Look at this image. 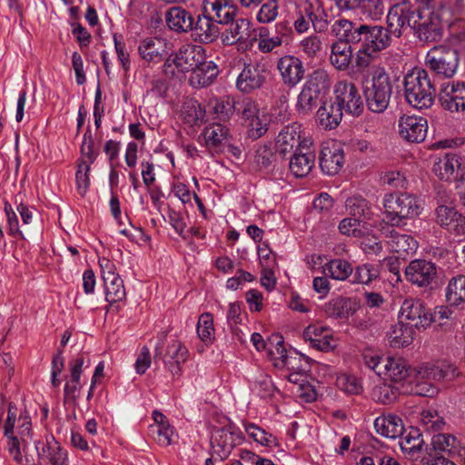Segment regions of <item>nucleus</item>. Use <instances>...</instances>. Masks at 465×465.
I'll use <instances>...</instances> for the list:
<instances>
[{"mask_svg": "<svg viewBox=\"0 0 465 465\" xmlns=\"http://www.w3.org/2000/svg\"><path fill=\"white\" fill-rule=\"evenodd\" d=\"M300 149H305L301 142V126L296 124L285 126L276 138V153L285 157L287 154L300 152Z\"/></svg>", "mask_w": 465, "mask_h": 465, "instance_id": "f3484780", "label": "nucleus"}, {"mask_svg": "<svg viewBox=\"0 0 465 465\" xmlns=\"http://www.w3.org/2000/svg\"><path fill=\"white\" fill-rule=\"evenodd\" d=\"M210 109L215 118L221 121H227L232 115L235 111V102L230 100H217L213 104H210Z\"/></svg>", "mask_w": 465, "mask_h": 465, "instance_id": "603ef678", "label": "nucleus"}, {"mask_svg": "<svg viewBox=\"0 0 465 465\" xmlns=\"http://www.w3.org/2000/svg\"><path fill=\"white\" fill-rule=\"evenodd\" d=\"M278 0H268L260 7L256 18L259 23L268 24L274 21L278 15Z\"/></svg>", "mask_w": 465, "mask_h": 465, "instance_id": "13d9d810", "label": "nucleus"}, {"mask_svg": "<svg viewBox=\"0 0 465 465\" xmlns=\"http://www.w3.org/2000/svg\"><path fill=\"white\" fill-rule=\"evenodd\" d=\"M5 212L7 216L9 233L15 237L25 238L24 229L19 226L17 216L8 203H5Z\"/></svg>", "mask_w": 465, "mask_h": 465, "instance_id": "338daca9", "label": "nucleus"}, {"mask_svg": "<svg viewBox=\"0 0 465 465\" xmlns=\"http://www.w3.org/2000/svg\"><path fill=\"white\" fill-rule=\"evenodd\" d=\"M460 166V163L456 154L445 153L434 162L432 171L439 179L450 181L455 177Z\"/></svg>", "mask_w": 465, "mask_h": 465, "instance_id": "72a5a7b5", "label": "nucleus"}, {"mask_svg": "<svg viewBox=\"0 0 465 465\" xmlns=\"http://www.w3.org/2000/svg\"><path fill=\"white\" fill-rule=\"evenodd\" d=\"M282 81L289 88H294L304 77L305 69L302 60L294 55H284L277 62Z\"/></svg>", "mask_w": 465, "mask_h": 465, "instance_id": "4468645a", "label": "nucleus"}, {"mask_svg": "<svg viewBox=\"0 0 465 465\" xmlns=\"http://www.w3.org/2000/svg\"><path fill=\"white\" fill-rule=\"evenodd\" d=\"M331 34L338 38L337 41L360 43L359 25L347 19L336 20L331 25Z\"/></svg>", "mask_w": 465, "mask_h": 465, "instance_id": "58836bf2", "label": "nucleus"}, {"mask_svg": "<svg viewBox=\"0 0 465 465\" xmlns=\"http://www.w3.org/2000/svg\"><path fill=\"white\" fill-rule=\"evenodd\" d=\"M342 115L343 113L333 102L329 104L325 102L318 109L316 119L322 128L331 130L340 124Z\"/></svg>", "mask_w": 465, "mask_h": 465, "instance_id": "7c9ffc66", "label": "nucleus"}, {"mask_svg": "<svg viewBox=\"0 0 465 465\" xmlns=\"http://www.w3.org/2000/svg\"><path fill=\"white\" fill-rule=\"evenodd\" d=\"M372 226L379 224H366L361 220L349 216L340 222L339 230L344 235L360 238L368 234Z\"/></svg>", "mask_w": 465, "mask_h": 465, "instance_id": "a19ab883", "label": "nucleus"}, {"mask_svg": "<svg viewBox=\"0 0 465 465\" xmlns=\"http://www.w3.org/2000/svg\"><path fill=\"white\" fill-rule=\"evenodd\" d=\"M203 10L216 23L228 25L234 18L237 8L227 0H203Z\"/></svg>", "mask_w": 465, "mask_h": 465, "instance_id": "412c9836", "label": "nucleus"}, {"mask_svg": "<svg viewBox=\"0 0 465 465\" xmlns=\"http://www.w3.org/2000/svg\"><path fill=\"white\" fill-rule=\"evenodd\" d=\"M266 76L267 71L263 64L260 63L244 64L238 75L236 86L242 93L249 94L260 89L265 83Z\"/></svg>", "mask_w": 465, "mask_h": 465, "instance_id": "f8f14e48", "label": "nucleus"}, {"mask_svg": "<svg viewBox=\"0 0 465 465\" xmlns=\"http://www.w3.org/2000/svg\"><path fill=\"white\" fill-rule=\"evenodd\" d=\"M203 134L209 148H217L228 138L229 129L216 123L205 127Z\"/></svg>", "mask_w": 465, "mask_h": 465, "instance_id": "37998d69", "label": "nucleus"}, {"mask_svg": "<svg viewBox=\"0 0 465 465\" xmlns=\"http://www.w3.org/2000/svg\"><path fill=\"white\" fill-rule=\"evenodd\" d=\"M351 45L353 44L345 41H335L331 44L329 60L336 70L346 71L350 67L353 54Z\"/></svg>", "mask_w": 465, "mask_h": 465, "instance_id": "b1692460", "label": "nucleus"}, {"mask_svg": "<svg viewBox=\"0 0 465 465\" xmlns=\"http://www.w3.org/2000/svg\"><path fill=\"white\" fill-rule=\"evenodd\" d=\"M218 73L216 64L206 58L191 72L189 83L193 87H206L215 80Z\"/></svg>", "mask_w": 465, "mask_h": 465, "instance_id": "393cba45", "label": "nucleus"}, {"mask_svg": "<svg viewBox=\"0 0 465 465\" xmlns=\"http://www.w3.org/2000/svg\"><path fill=\"white\" fill-rule=\"evenodd\" d=\"M170 29L181 33L193 29V18L192 15L180 6L170 8L165 15Z\"/></svg>", "mask_w": 465, "mask_h": 465, "instance_id": "c85d7f7f", "label": "nucleus"}, {"mask_svg": "<svg viewBox=\"0 0 465 465\" xmlns=\"http://www.w3.org/2000/svg\"><path fill=\"white\" fill-rule=\"evenodd\" d=\"M303 337L312 347L322 351H330L336 346L330 331L321 325H309L303 331Z\"/></svg>", "mask_w": 465, "mask_h": 465, "instance_id": "aec40b11", "label": "nucleus"}, {"mask_svg": "<svg viewBox=\"0 0 465 465\" xmlns=\"http://www.w3.org/2000/svg\"><path fill=\"white\" fill-rule=\"evenodd\" d=\"M401 322L415 327L427 328L432 322L431 313L425 308L420 301L405 300L400 312Z\"/></svg>", "mask_w": 465, "mask_h": 465, "instance_id": "9b49d317", "label": "nucleus"}, {"mask_svg": "<svg viewBox=\"0 0 465 465\" xmlns=\"http://www.w3.org/2000/svg\"><path fill=\"white\" fill-rule=\"evenodd\" d=\"M399 134L401 137L410 143H420L427 134V120L415 115H403L400 118Z\"/></svg>", "mask_w": 465, "mask_h": 465, "instance_id": "2eb2a0df", "label": "nucleus"}, {"mask_svg": "<svg viewBox=\"0 0 465 465\" xmlns=\"http://www.w3.org/2000/svg\"><path fill=\"white\" fill-rule=\"evenodd\" d=\"M346 209L351 217L361 220L366 224H371L370 221L372 218V212L365 199L361 197L348 199L346 202Z\"/></svg>", "mask_w": 465, "mask_h": 465, "instance_id": "ea45409f", "label": "nucleus"}, {"mask_svg": "<svg viewBox=\"0 0 465 465\" xmlns=\"http://www.w3.org/2000/svg\"><path fill=\"white\" fill-rule=\"evenodd\" d=\"M187 349L176 340L172 341L166 349L163 360L173 376L181 374V365L187 360Z\"/></svg>", "mask_w": 465, "mask_h": 465, "instance_id": "5701e85b", "label": "nucleus"}, {"mask_svg": "<svg viewBox=\"0 0 465 465\" xmlns=\"http://www.w3.org/2000/svg\"><path fill=\"white\" fill-rule=\"evenodd\" d=\"M267 352L276 367L277 361H281L288 356L287 351L283 346V338L278 334L272 335L268 342Z\"/></svg>", "mask_w": 465, "mask_h": 465, "instance_id": "864d4df0", "label": "nucleus"}, {"mask_svg": "<svg viewBox=\"0 0 465 465\" xmlns=\"http://www.w3.org/2000/svg\"><path fill=\"white\" fill-rule=\"evenodd\" d=\"M104 283L105 299L108 302L114 303L121 302L125 298L124 281L114 272H104Z\"/></svg>", "mask_w": 465, "mask_h": 465, "instance_id": "f704fd0d", "label": "nucleus"}, {"mask_svg": "<svg viewBox=\"0 0 465 465\" xmlns=\"http://www.w3.org/2000/svg\"><path fill=\"white\" fill-rule=\"evenodd\" d=\"M244 121L248 122L254 117L259 115V109L257 108V104L254 101L250 98H245L242 101L235 102V111Z\"/></svg>", "mask_w": 465, "mask_h": 465, "instance_id": "052dcab7", "label": "nucleus"}, {"mask_svg": "<svg viewBox=\"0 0 465 465\" xmlns=\"http://www.w3.org/2000/svg\"><path fill=\"white\" fill-rule=\"evenodd\" d=\"M458 440L451 434L439 433L432 437L431 445L434 450L450 452L456 449Z\"/></svg>", "mask_w": 465, "mask_h": 465, "instance_id": "4d7b16f0", "label": "nucleus"}, {"mask_svg": "<svg viewBox=\"0 0 465 465\" xmlns=\"http://www.w3.org/2000/svg\"><path fill=\"white\" fill-rule=\"evenodd\" d=\"M214 19L208 14L199 15L195 25H193L194 35L203 43H212L219 35V28Z\"/></svg>", "mask_w": 465, "mask_h": 465, "instance_id": "473e14b6", "label": "nucleus"}, {"mask_svg": "<svg viewBox=\"0 0 465 465\" xmlns=\"http://www.w3.org/2000/svg\"><path fill=\"white\" fill-rule=\"evenodd\" d=\"M439 101L450 112L465 111V84H446L440 88Z\"/></svg>", "mask_w": 465, "mask_h": 465, "instance_id": "dca6fc26", "label": "nucleus"}, {"mask_svg": "<svg viewBox=\"0 0 465 465\" xmlns=\"http://www.w3.org/2000/svg\"><path fill=\"white\" fill-rule=\"evenodd\" d=\"M204 110L196 102L187 105V110L184 112V119L192 125L202 124L204 120Z\"/></svg>", "mask_w": 465, "mask_h": 465, "instance_id": "774afa93", "label": "nucleus"}, {"mask_svg": "<svg viewBox=\"0 0 465 465\" xmlns=\"http://www.w3.org/2000/svg\"><path fill=\"white\" fill-rule=\"evenodd\" d=\"M379 270L371 264L358 266L353 274L352 283L368 284L379 277Z\"/></svg>", "mask_w": 465, "mask_h": 465, "instance_id": "5fc2aeb1", "label": "nucleus"}, {"mask_svg": "<svg viewBox=\"0 0 465 465\" xmlns=\"http://www.w3.org/2000/svg\"><path fill=\"white\" fill-rule=\"evenodd\" d=\"M341 113L359 116L364 109L363 101L356 85L347 81H339L334 86V102Z\"/></svg>", "mask_w": 465, "mask_h": 465, "instance_id": "9d476101", "label": "nucleus"}, {"mask_svg": "<svg viewBox=\"0 0 465 465\" xmlns=\"http://www.w3.org/2000/svg\"><path fill=\"white\" fill-rule=\"evenodd\" d=\"M344 163V153L341 146L333 143L324 146L321 151L320 166L323 173L334 175L340 172Z\"/></svg>", "mask_w": 465, "mask_h": 465, "instance_id": "6ab92c4d", "label": "nucleus"}, {"mask_svg": "<svg viewBox=\"0 0 465 465\" xmlns=\"http://www.w3.org/2000/svg\"><path fill=\"white\" fill-rule=\"evenodd\" d=\"M331 84V77L327 70L318 68L308 74L303 86L320 96L329 93Z\"/></svg>", "mask_w": 465, "mask_h": 465, "instance_id": "2f4dec72", "label": "nucleus"}, {"mask_svg": "<svg viewBox=\"0 0 465 465\" xmlns=\"http://www.w3.org/2000/svg\"><path fill=\"white\" fill-rule=\"evenodd\" d=\"M322 43L320 37L314 35L305 37L300 43V48L310 58L318 54L322 50Z\"/></svg>", "mask_w": 465, "mask_h": 465, "instance_id": "e2e57ef3", "label": "nucleus"}, {"mask_svg": "<svg viewBox=\"0 0 465 465\" xmlns=\"http://www.w3.org/2000/svg\"><path fill=\"white\" fill-rule=\"evenodd\" d=\"M362 359L365 365L374 371L378 375H381L386 363L377 353L371 350H365L362 353Z\"/></svg>", "mask_w": 465, "mask_h": 465, "instance_id": "0e129e2a", "label": "nucleus"}, {"mask_svg": "<svg viewBox=\"0 0 465 465\" xmlns=\"http://www.w3.org/2000/svg\"><path fill=\"white\" fill-rule=\"evenodd\" d=\"M84 364V359L78 358L71 363V380L67 381L64 386V397L71 398L72 400L76 399L75 392L80 389V377L82 373V367Z\"/></svg>", "mask_w": 465, "mask_h": 465, "instance_id": "09e8293b", "label": "nucleus"}, {"mask_svg": "<svg viewBox=\"0 0 465 465\" xmlns=\"http://www.w3.org/2000/svg\"><path fill=\"white\" fill-rule=\"evenodd\" d=\"M229 27L222 34V40L225 45L245 43L251 36L252 22L247 18L232 19Z\"/></svg>", "mask_w": 465, "mask_h": 465, "instance_id": "a211bd4d", "label": "nucleus"}, {"mask_svg": "<svg viewBox=\"0 0 465 465\" xmlns=\"http://www.w3.org/2000/svg\"><path fill=\"white\" fill-rule=\"evenodd\" d=\"M392 94V84L383 67H377L371 80L364 86L368 108L374 113H382L388 107Z\"/></svg>", "mask_w": 465, "mask_h": 465, "instance_id": "39448f33", "label": "nucleus"}, {"mask_svg": "<svg viewBox=\"0 0 465 465\" xmlns=\"http://www.w3.org/2000/svg\"><path fill=\"white\" fill-rule=\"evenodd\" d=\"M425 4L420 8L414 34L424 43L438 42L442 38L443 26L440 12L435 9V0H419Z\"/></svg>", "mask_w": 465, "mask_h": 465, "instance_id": "423d86ee", "label": "nucleus"}, {"mask_svg": "<svg viewBox=\"0 0 465 465\" xmlns=\"http://www.w3.org/2000/svg\"><path fill=\"white\" fill-rule=\"evenodd\" d=\"M383 208L382 219L379 223L381 231L385 230L386 225L399 226L403 220L412 218L420 212L416 198L407 193L385 194Z\"/></svg>", "mask_w": 465, "mask_h": 465, "instance_id": "20e7f679", "label": "nucleus"}, {"mask_svg": "<svg viewBox=\"0 0 465 465\" xmlns=\"http://www.w3.org/2000/svg\"><path fill=\"white\" fill-rule=\"evenodd\" d=\"M420 420L427 430H440L445 425L444 419L435 410H424L420 413Z\"/></svg>", "mask_w": 465, "mask_h": 465, "instance_id": "6e6d98bb", "label": "nucleus"}, {"mask_svg": "<svg viewBox=\"0 0 465 465\" xmlns=\"http://www.w3.org/2000/svg\"><path fill=\"white\" fill-rule=\"evenodd\" d=\"M315 155L308 147L300 149L292 154L290 170L296 177H304L314 165Z\"/></svg>", "mask_w": 465, "mask_h": 465, "instance_id": "bb28decb", "label": "nucleus"}, {"mask_svg": "<svg viewBox=\"0 0 465 465\" xmlns=\"http://www.w3.org/2000/svg\"><path fill=\"white\" fill-rule=\"evenodd\" d=\"M412 328L401 322L395 325L390 333V343L392 347H406L412 341Z\"/></svg>", "mask_w": 465, "mask_h": 465, "instance_id": "49530a36", "label": "nucleus"}, {"mask_svg": "<svg viewBox=\"0 0 465 465\" xmlns=\"http://www.w3.org/2000/svg\"><path fill=\"white\" fill-rule=\"evenodd\" d=\"M353 272L351 264L342 259L330 261L324 266V272L331 278L338 281L346 280Z\"/></svg>", "mask_w": 465, "mask_h": 465, "instance_id": "c03bdc74", "label": "nucleus"}, {"mask_svg": "<svg viewBox=\"0 0 465 465\" xmlns=\"http://www.w3.org/2000/svg\"><path fill=\"white\" fill-rule=\"evenodd\" d=\"M425 64L437 75L450 78L457 71L459 54L448 45H437L427 53Z\"/></svg>", "mask_w": 465, "mask_h": 465, "instance_id": "1a4fd4ad", "label": "nucleus"}, {"mask_svg": "<svg viewBox=\"0 0 465 465\" xmlns=\"http://www.w3.org/2000/svg\"><path fill=\"white\" fill-rule=\"evenodd\" d=\"M404 95L408 104L414 108L431 107L436 90L426 70L415 68L405 75Z\"/></svg>", "mask_w": 465, "mask_h": 465, "instance_id": "7ed1b4c3", "label": "nucleus"}, {"mask_svg": "<svg viewBox=\"0 0 465 465\" xmlns=\"http://www.w3.org/2000/svg\"><path fill=\"white\" fill-rule=\"evenodd\" d=\"M436 222L449 231L461 233L465 230V219L453 207L440 205L436 209Z\"/></svg>", "mask_w": 465, "mask_h": 465, "instance_id": "4be33fe9", "label": "nucleus"}, {"mask_svg": "<svg viewBox=\"0 0 465 465\" xmlns=\"http://www.w3.org/2000/svg\"><path fill=\"white\" fill-rule=\"evenodd\" d=\"M35 449L40 460H47L51 465H64L66 460V452L57 442L45 443L37 441Z\"/></svg>", "mask_w": 465, "mask_h": 465, "instance_id": "4c0bfd02", "label": "nucleus"}, {"mask_svg": "<svg viewBox=\"0 0 465 465\" xmlns=\"http://www.w3.org/2000/svg\"><path fill=\"white\" fill-rule=\"evenodd\" d=\"M388 245L393 252L402 259L409 254H413L418 248V242L412 236L401 234L394 230L391 231Z\"/></svg>", "mask_w": 465, "mask_h": 465, "instance_id": "c756f323", "label": "nucleus"}, {"mask_svg": "<svg viewBox=\"0 0 465 465\" xmlns=\"http://www.w3.org/2000/svg\"><path fill=\"white\" fill-rule=\"evenodd\" d=\"M245 431L252 439L262 445L269 446L275 440L272 434L267 433L254 423L246 424Z\"/></svg>", "mask_w": 465, "mask_h": 465, "instance_id": "680f3d73", "label": "nucleus"}, {"mask_svg": "<svg viewBox=\"0 0 465 465\" xmlns=\"http://www.w3.org/2000/svg\"><path fill=\"white\" fill-rule=\"evenodd\" d=\"M138 51L143 60L158 63L165 51V43L161 38L147 37L141 42Z\"/></svg>", "mask_w": 465, "mask_h": 465, "instance_id": "c9c22d12", "label": "nucleus"}, {"mask_svg": "<svg viewBox=\"0 0 465 465\" xmlns=\"http://www.w3.org/2000/svg\"><path fill=\"white\" fill-rule=\"evenodd\" d=\"M213 321L211 313H203L200 316L197 326V332L201 340L206 341L213 333Z\"/></svg>", "mask_w": 465, "mask_h": 465, "instance_id": "69168bd1", "label": "nucleus"}, {"mask_svg": "<svg viewBox=\"0 0 465 465\" xmlns=\"http://www.w3.org/2000/svg\"><path fill=\"white\" fill-rule=\"evenodd\" d=\"M234 446L233 434L225 430H220L218 435L212 440L213 453L217 454L221 460L226 459Z\"/></svg>", "mask_w": 465, "mask_h": 465, "instance_id": "79ce46f5", "label": "nucleus"}, {"mask_svg": "<svg viewBox=\"0 0 465 465\" xmlns=\"http://www.w3.org/2000/svg\"><path fill=\"white\" fill-rule=\"evenodd\" d=\"M304 13L310 19L315 32L324 33L327 31L329 26L327 14L322 6L314 7L312 5H310L304 9Z\"/></svg>", "mask_w": 465, "mask_h": 465, "instance_id": "3c124183", "label": "nucleus"}, {"mask_svg": "<svg viewBox=\"0 0 465 465\" xmlns=\"http://www.w3.org/2000/svg\"><path fill=\"white\" fill-rule=\"evenodd\" d=\"M359 35L361 47L356 52L355 64L361 69L369 67L381 51L391 46L394 37L388 26L381 25H360Z\"/></svg>", "mask_w": 465, "mask_h": 465, "instance_id": "f03ea898", "label": "nucleus"}, {"mask_svg": "<svg viewBox=\"0 0 465 465\" xmlns=\"http://www.w3.org/2000/svg\"><path fill=\"white\" fill-rule=\"evenodd\" d=\"M401 436L400 446L401 450L411 459L419 458L424 445L420 430L411 427L408 430H403Z\"/></svg>", "mask_w": 465, "mask_h": 465, "instance_id": "cd10ccee", "label": "nucleus"}, {"mask_svg": "<svg viewBox=\"0 0 465 465\" xmlns=\"http://www.w3.org/2000/svg\"><path fill=\"white\" fill-rule=\"evenodd\" d=\"M405 275L409 282L420 287L431 284L437 278L436 265L427 260L411 261L405 269Z\"/></svg>", "mask_w": 465, "mask_h": 465, "instance_id": "ddd939ff", "label": "nucleus"}, {"mask_svg": "<svg viewBox=\"0 0 465 465\" xmlns=\"http://www.w3.org/2000/svg\"><path fill=\"white\" fill-rule=\"evenodd\" d=\"M457 376H459V372L456 367L450 363H427L415 370L413 376L408 381V385L411 388H403V392L422 397H433L438 393V389L433 381H452Z\"/></svg>", "mask_w": 465, "mask_h": 465, "instance_id": "f257e3e1", "label": "nucleus"}, {"mask_svg": "<svg viewBox=\"0 0 465 465\" xmlns=\"http://www.w3.org/2000/svg\"><path fill=\"white\" fill-rule=\"evenodd\" d=\"M400 395V389L389 383L376 385L371 392L372 399L382 404L394 402Z\"/></svg>", "mask_w": 465, "mask_h": 465, "instance_id": "8fccbe9b", "label": "nucleus"}, {"mask_svg": "<svg viewBox=\"0 0 465 465\" xmlns=\"http://www.w3.org/2000/svg\"><path fill=\"white\" fill-rule=\"evenodd\" d=\"M205 59V50L202 45H184L166 59L163 71L166 75L173 77L176 74L192 72Z\"/></svg>", "mask_w": 465, "mask_h": 465, "instance_id": "0eeeda50", "label": "nucleus"}, {"mask_svg": "<svg viewBox=\"0 0 465 465\" xmlns=\"http://www.w3.org/2000/svg\"><path fill=\"white\" fill-rule=\"evenodd\" d=\"M385 375L393 382H403L402 387L408 384V381L413 376L415 370L411 371L406 361L401 358H387L384 364Z\"/></svg>", "mask_w": 465, "mask_h": 465, "instance_id": "a878e982", "label": "nucleus"}, {"mask_svg": "<svg viewBox=\"0 0 465 465\" xmlns=\"http://www.w3.org/2000/svg\"><path fill=\"white\" fill-rule=\"evenodd\" d=\"M318 97V94H313L302 85L295 104L297 113L303 116L309 115L317 106Z\"/></svg>", "mask_w": 465, "mask_h": 465, "instance_id": "de8ad7c7", "label": "nucleus"}, {"mask_svg": "<svg viewBox=\"0 0 465 465\" xmlns=\"http://www.w3.org/2000/svg\"><path fill=\"white\" fill-rule=\"evenodd\" d=\"M420 8L411 4L410 0H399L389 9L386 22L387 26L394 37L400 38L404 29L414 28Z\"/></svg>", "mask_w": 465, "mask_h": 465, "instance_id": "6e6552de", "label": "nucleus"}, {"mask_svg": "<svg viewBox=\"0 0 465 465\" xmlns=\"http://www.w3.org/2000/svg\"><path fill=\"white\" fill-rule=\"evenodd\" d=\"M336 382L338 387L348 394H360L362 391L361 383L355 376L341 374Z\"/></svg>", "mask_w": 465, "mask_h": 465, "instance_id": "bf43d9fd", "label": "nucleus"}, {"mask_svg": "<svg viewBox=\"0 0 465 465\" xmlns=\"http://www.w3.org/2000/svg\"><path fill=\"white\" fill-rule=\"evenodd\" d=\"M446 299L450 305H458L465 302V276L452 278L446 290Z\"/></svg>", "mask_w": 465, "mask_h": 465, "instance_id": "a18cd8bd", "label": "nucleus"}, {"mask_svg": "<svg viewBox=\"0 0 465 465\" xmlns=\"http://www.w3.org/2000/svg\"><path fill=\"white\" fill-rule=\"evenodd\" d=\"M376 431L386 438L395 439L403 432L401 420L394 415L378 417L374 421Z\"/></svg>", "mask_w": 465, "mask_h": 465, "instance_id": "e433bc0d", "label": "nucleus"}]
</instances>
